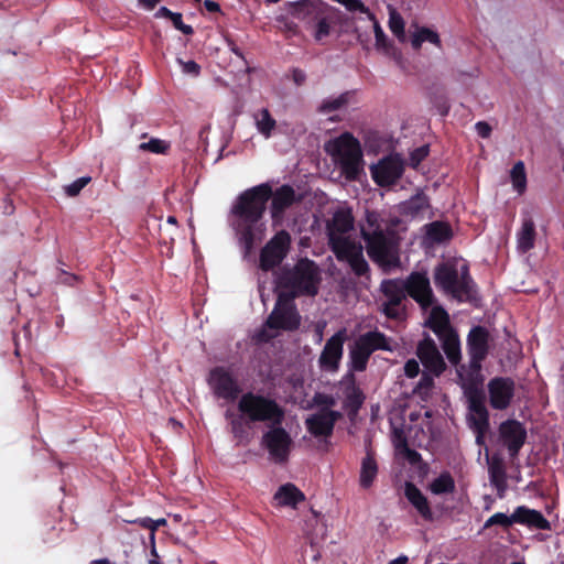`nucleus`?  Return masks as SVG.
<instances>
[{
    "label": "nucleus",
    "mask_w": 564,
    "mask_h": 564,
    "mask_svg": "<svg viewBox=\"0 0 564 564\" xmlns=\"http://www.w3.org/2000/svg\"><path fill=\"white\" fill-rule=\"evenodd\" d=\"M271 196V185L262 183L243 191L231 207V214L235 217L234 228L243 248L245 256L250 254L257 241H260L263 237L265 226L261 220Z\"/></svg>",
    "instance_id": "f257e3e1"
},
{
    "label": "nucleus",
    "mask_w": 564,
    "mask_h": 564,
    "mask_svg": "<svg viewBox=\"0 0 564 564\" xmlns=\"http://www.w3.org/2000/svg\"><path fill=\"white\" fill-rule=\"evenodd\" d=\"M354 216L350 209H338L327 224L328 246L336 259L347 262L357 276L369 272V264L364 257V248L360 242L345 236L354 228Z\"/></svg>",
    "instance_id": "f03ea898"
},
{
    "label": "nucleus",
    "mask_w": 564,
    "mask_h": 564,
    "mask_svg": "<svg viewBox=\"0 0 564 564\" xmlns=\"http://www.w3.org/2000/svg\"><path fill=\"white\" fill-rule=\"evenodd\" d=\"M321 281V270L316 262L301 258L292 268L284 267L281 270L276 278V286L313 297L318 294Z\"/></svg>",
    "instance_id": "7ed1b4c3"
},
{
    "label": "nucleus",
    "mask_w": 564,
    "mask_h": 564,
    "mask_svg": "<svg viewBox=\"0 0 564 564\" xmlns=\"http://www.w3.org/2000/svg\"><path fill=\"white\" fill-rule=\"evenodd\" d=\"M237 408L247 424L265 423L268 426L283 424L285 420V410L274 399L251 391L240 397Z\"/></svg>",
    "instance_id": "20e7f679"
},
{
    "label": "nucleus",
    "mask_w": 564,
    "mask_h": 564,
    "mask_svg": "<svg viewBox=\"0 0 564 564\" xmlns=\"http://www.w3.org/2000/svg\"><path fill=\"white\" fill-rule=\"evenodd\" d=\"M489 332L484 326H474L467 335V352L469 356L468 365H462L457 368V377L460 382L482 383L481 364L489 352Z\"/></svg>",
    "instance_id": "39448f33"
},
{
    "label": "nucleus",
    "mask_w": 564,
    "mask_h": 564,
    "mask_svg": "<svg viewBox=\"0 0 564 564\" xmlns=\"http://www.w3.org/2000/svg\"><path fill=\"white\" fill-rule=\"evenodd\" d=\"M434 282L436 286L460 302H470L475 299V282L467 265H463L458 272L453 264L442 262L435 268Z\"/></svg>",
    "instance_id": "423d86ee"
},
{
    "label": "nucleus",
    "mask_w": 564,
    "mask_h": 564,
    "mask_svg": "<svg viewBox=\"0 0 564 564\" xmlns=\"http://www.w3.org/2000/svg\"><path fill=\"white\" fill-rule=\"evenodd\" d=\"M327 152L338 161L348 181H356L361 172L362 151L360 142L349 132L341 133L328 143Z\"/></svg>",
    "instance_id": "0eeeda50"
},
{
    "label": "nucleus",
    "mask_w": 564,
    "mask_h": 564,
    "mask_svg": "<svg viewBox=\"0 0 564 564\" xmlns=\"http://www.w3.org/2000/svg\"><path fill=\"white\" fill-rule=\"evenodd\" d=\"M366 249L369 258L381 268L398 267L400 263V238L392 229L372 232L365 237Z\"/></svg>",
    "instance_id": "6e6552de"
},
{
    "label": "nucleus",
    "mask_w": 564,
    "mask_h": 564,
    "mask_svg": "<svg viewBox=\"0 0 564 564\" xmlns=\"http://www.w3.org/2000/svg\"><path fill=\"white\" fill-rule=\"evenodd\" d=\"M513 523L524 524L538 530H550L551 528L549 520L540 511L529 509L525 506L516 508L511 516H507L502 512L492 514L486 520L484 528L488 529L494 525H501L508 529Z\"/></svg>",
    "instance_id": "1a4fd4ad"
},
{
    "label": "nucleus",
    "mask_w": 564,
    "mask_h": 564,
    "mask_svg": "<svg viewBox=\"0 0 564 564\" xmlns=\"http://www.w3.org/2000/svg\"><path fill=\"white\" fill-rule=\"evenodd\" d=\"M291 235L282 229L262 247L259 254V268L269 272L278 268L286 258L291 248Z\"/></svg>",
    "instance_id": "9d476101"
},
{
    "label": "nucleus",
    "mask_w": 564,
    "mask_h": 564,
    "mask_svg": "<svg viewBox=\"0 0 564 564\" xmlns=\"http://www.w3.org/2000/svg\"><path fill=\"white\" fill-rule=\"evenodd\" d=\"M293 440L282 424H270L262 434L261 446L265 448L270 457L278 464L288 462Z\"/></svg>",
    "instance_id": "9b49d317"
},
{
    "label": "nucleus",
    "mask_w": 564,
    "mask_h": 564,
    "mask_svg": "<svg viewBox=\"0 0 564 564\" xmlns=\"http://www.w3.org/2000/svg\"><path fill=\"white\" fill-rule=\"evenodd\" d=\"M468 399V409L470 411L469 424L473 430H489V412L485 405V393L481 389L482 383L460 382Z\"/></svg>",
    "instance_id": "f8f14e48"
},
{
    "label": "nucleus",
    "mask_w": 564,
    "mask_h": 564,
    "mask_svg": "<svg viewBox=\"0 0 564 564\" xmlns=\"http://www.w3.org/2000/svg\"><path fill=\"white\" fill-rule=\"evenodd\" d=\"M208 383L217 398L227 401H235L242 391L238 380L223 366L209 371Z\"/></svg>",
    "instance_id": "ddd939ff"
},
{
    "label": "nucleus",
    "mask_w": 564,
    "mask_h": 564,
    "mask_svg": "<svg viewBox=\"0 0 564 564\" xmlns=\"http://www.w3.org/2000/svg\"><path fill=\"white\" fill-rule=\"evenodd\" d=\"M406 295L413 299L422 310L432 307L435 296L426 272H411L405 280H402Z\"/></svg>",
    "instance_id": "4468645a"
},
{
    "label": "nucleus",
    "mask_w": 564,
    "mask_h": 564,
    "mask_svg": "<svg viewBox=\"0 0 564 564\" xmlns=\"http://www.w3.org/2000/svg\"><path fill=\"white\" fill-rule=\"evenodd\" d=\"M404 166L398 155H387L370 166L373 182L380 187L395 184L402 176Z\"/></svg>",
    "instance_id": "2eb2a0df"
},
{
    "label": "nucleus",
    "mask_w": 564,
    "mask_h": 564,
    "mask_svg": "<svg viewBox=\"0 0 564 564\" xmlns=\"http://www.w3.org/2000/svg\"><path fill=\"white\" fill-rule=\"evenodd\" d=\"M341 417L339 411L321 409L306 417L305 426L312 436L327 438L333 435L334 427Z\"/></svg>",
    "instance_id": "dca6fc26"
},
{
    "label": "nucleus",
    "mask_w": 564,
    "mask_h": 564,
    "mask_svg": "<svg viewBox=\"0 0 564 564\" xmlns=\"http://www.w3.org/2000/svg\"><path fill=\"white\" fill-rule=\"evenodd\" d=\"M489 403L495 410H506L514 397L516 384L512 378L495 377L488 382Z\"/></svg>",
    "instance_id": "f3484780"
},
{
    "label": "nucleus",
    "mask_w": 564,
    "mask_h": 564,
    "mask_svg": "<svg viewBox=\"0 0 564 564\" xmlns=\"http://www.w3.org/2000/svg\"><path fill=\"white\" fill-rule=\"evenodd\" d=\"M380 290L387 297V302L383 303L382 312L388 318H399L400 312L398 306L406 299L403 281L400 279L383 280Z\"/></svg>",
    "instance_id": "a211bd4d"
},
{
    "label": "nucleus",
    "mask_w": 564,
    "mask_h": 564,
    "mask_svg": "<svg viewBox=\"0 0 564 564\" xmlns=\"http://www.w3.org/2000/svg\"><path fill=\"white\" fill-rule=\"evenodd\" d=\"M499 435L511 458H516L527 440L524 425L517 420H507L499 426Z\"/></svg>",
    "instance_id": "6ab92c4d"
},
{
    "label": "nucleus",
    "mask_w": 564,
    "mask_h": 564,
    "mask_svg": "<svg viewBox=\"0 0 564 564\" xmlns=\"http://www.w3.org/2000/svg\"><path fill=\"white\" fill-rule=\"evenodd\" d=\"M416 355L424 368L434 376H440L446 368L443 356L441 355L435 341L425 335L416 347Z\"/></svg>",
    "instance_id": "aec40b11"
},
{
    "label": "nucleus",
    "mask_w": 564,
    "mask_h": 564,
    "mask_svg": "<svg viewBox=\"0 0 564 564\" xmlns=\"http://www.w3.org/2000/svg\"><path fill=\"white\" fill-rule=\"evenodd\" d=\"M288 12L295 19L314 22L324 11H333L330 7L323 0H300L286 3Z\"/></svg>",
    "instance_id": "412c9836"
},
{
    "label": "nucleus",
    "mask_w": 564,
    "mask_h": 564,
    "mask_svg": "<svg viewBox=\"0 0 564 564\" xmlns=\"http://www.w3.org/2000/svg\"><path fill=\"white\" fill-rule=\"evenodd\" d=\"M344 341L345 333L343 330L337 332L327 339L318 359L319 367L323 370L335 371L338 369L343 357Z\"/></svg>",
    "instance_id": "4be33fe9"
},
{
    "label": "nucleus",
    "mask_w": 564,
    "mask_h": 564,
    "mask_svg": "<svg viewBox=\"0 0 564 564\" xmlns=\"http://www.w3.org/2000/svg\"><path fill=\"white\" fill-rule=\"evenodd\" d=\"M301 319L297 310L273 307L265 319L264 326L273 330L295 332L301 326Z\"/></svg>",
    "instance_id": "5701e85b"
},
{
    "label": "nucleus",
    "mask_w": 564,
    "mask_h": 564,
    "mask_svg": "<svg viewBox=\"0 0 564 564\" xmlns=\"http://www.w3.org/2000/svg\"><path fill=\"white\" fill-rule=\"evenodd\" d=\"M270 199V214L273 223L282 221L286 209L297 202L295 189L289 184H284L275 191L272 189Z\"/></svg>",
    "instance_id": "b1692460"
},
{
    "label": "nucleus",
    "mask_w": 564,
    "mask_h": 564,
    "mask_svg": "<svg viewBox=\"0 0 564 564\" xmlns=\"http://www.w3.org/2000/svg\"><path fill=\"white\" fill-rule=\"evenodd\" d=\"M404 495L424 520L431 521L433 519L430 502L416 485L410 481L405 482Z\"/></svg>",
    "instance_id": "393cba45"
},
{
    "label": "nucleus",
    "mask_w": 564,
    "mask_h": 564,
    "mask_svg": "<svg viewBox=\"0 0 564 564\" xmlns=\"http://www.w3.org/2000/svg\"><path fill=\"white\" fill-rule=\"evenodd\" d=\"M430 207V198L423 192H419L401 203L399 212L404 217L420 218L424 216Z\"/></svg>",
    "instance_id": "a878e982"
},
{
    "label": "nucleus",
    "mask_w": 564,
    "mask_h": 564,
    "mask_svg": "<svg viewBox=\"0 0 564 564\" xmlns=\"http://www.w3.org/2000/svg\"><path fill=\"white\" fill-rule=\"evenodd\" d=\"M425 326L430 328L437 337L455 330L451 325L448 313L441 305L433 306L425 322Z\"/></svg>",
    "instance_id": "bb28decb"
},
{
    "label": "nucleus",
    "mask_w": 564,
    "mask_h": 564,
    "mask_svg": "<svg viewBox=\"0 0 564 564\" xmlns=\"http://www.w3.org/2000/svg\"><path fill=\"white\" fill-rule=\"evenodd\" d=\"M379 471L378 463L375 457V453L371 449H367L365 457L360 463L359 471V485L362 489H369L372 487L377 479Z\"/></svg>",
    "instance_id": "cd10ccee"
},
{
    "label": "nucleus",
    "mask_w": 564,
    "mask_h": 564,
    "mask_svg": "<svg viewBox=\"0 0 564 564\" xmlns=\"http://www.w3.org/2000/svg\"><path fill=\"white\" fill-rule=\"evenodd\" d=\"M536 238L535 224L530 216L522 218L521 228L517 232V247L522 253H527L534 248Z\"/></svg>",
    "instance_id": "c85d7f7f"
},
{
    "label": "nucleus",
    "mask_w": 564,
    "mask_h": 564,
    "mask_svg": "<svg viewBox=\"0 0 564 564\" xmlns=\"http://www.w3.org/2000/svg\"><path fill=\"white\" fill-rule=\"evenodd\" d=\"M438 339L441 340L443 351L446 355L448 361L457 369L459 366H462L460 341L457 332L452 330L440 336Z\"/></svg>",
    "instance_id": "c756f323"
},
{
    "label": "nucleus",
    "mask_w": 564,
    "mask_h": 564,
    "mask_svg": "<svg viewBox=\"0 0 564 564\" xmlns=\"http://www.w3.org/2000/svg\"><path fill=\"white\" fill-rule=\"evenodd\" d=\"M488 473L491 485L497 490L503 491L507 487V474L502 457L495 454L488 459Z\"/></svg>",
    "instance_id": "7c9ffc66"
},
{
    "label": "nucleus",
    "mask_w": 564,
    "mask_h": 564,
    "mask_svg": "<svg viewBox=\"0 0 564 564\" xmlns=\"http://www.w3.org/2000/svg\"><path fill=\"white\" fill-rule=\"evenodd\" d=\"M274 500L280 506L296 507L305 500V495L295 485L288 482L278 489Z\"/></svg>",
    "instance_id": "2f4dec72"
},
{
    "label": "nucleus",
    "mask_w": 564,
    "mask_h": 564,
    "mask_svg": "<svg viewBox=\"0 0 564 564\" xmlns=\"http://www.w3.org/2000/svg\"><path fill=\"white\" fill-rule=\"evenodd\" d=\"M358 339L371 354L376 350H392L388 337L378 330L368 332Z\"/></svg>",
    "instance_id": "473e14b6"
},
{
    "label": "nucleus",
    "mask_w": 564,
    "mask_h": 564,
    "mask_svg": "<svg viewBox=\"0 0 564 564\" xmlns=\"http://www.w3.org/2000/svg\"><path fill=\"white\" fill-rule=\"evenodd\" d=\"M365 401V394L354 382L345 389L344 409L349 415H356Z\"/></svg>",
    "instance_id": "72a5a7b5"
},
{
    "label": "nucleus",
    "mask_w": 564,
    "mask_h": 564,
    "mask_svg": "<svg viewBox=\"0 0 564 564\" xmlns=\"http://www.w3.org/2000/svg\"><path fill=\"white\" fill-rule=\"evenodd\" d=\"M371 352L356 339L354 347L350 349V369L354 371H365L369 361Z\"/></svg>",
    "instance_id": "f704fd0d"
},
{
    "label": "nucleus",
    "mask_w": 564,
    "mask_h": 564,
    "mask_svg": "<svg viewBox=\"0 0 564 564\" xmlns=\"http://www.w3.org/2000/svg\"><path fill=\"white\" fill-rule=\"evenodd\" d=\"M427 237L437 243L448 241L453 237L452 227L444 221H433L427 225Z\"/></svg>",
    "instance_id": "c9c22d12"
},
{
    "label": "nucleus",
    "mask_w": 564,
    "mask_h": 564,
    "mask_svg": "<svg viewBox=\"0 0 564 564\" xmlns=\"http://www.w3.org/2000/svg\"><path fill=\"white\" fill-rule=\"evenodd\" d=\"M423 42H430L437 47H441V39L437 32L426 28H417L416 32L412 35L411 45L413 50L419 51Z\"/></svg>",
    "instance_id": "e433bc0d"
},
{
    "label": "nucleus",
    "mask_w": 564,
    "mask_h": 564,
    "mask_svg": "<svg viewBox=\"0 0 564 564\" xmlns=\"http://www.w3.org/2000/svg\"><path fill=\"white\" fill-rule=\"evenodd\" d=\"M380 214L376 210H366L365 223L361 225L360 235L365 240V237H370L372 232L386 231L381 226Z\"/></svg>",
    "instance_id": "4c0bfd02"
},
{
    "label": "nucleus",
    "mask_w": 564,
    "mask_h": 564,
    "mask_svg": "<svg viewBox=\"0 0 564 564\" xmlns=\"http://www.w3.org/2000/svg\"><path fill=\"white\" fill-rule=\"evenodd\" d=\"M430 490L434 495L452 494L455 490V480L449 471H443L437 478H435L431 485Z\"/></svg>",
    "instance_id": "58836bf2"
},
{
    "label": "nucleus",
    "mask_w": 564,
    "mask_h": 564,
    "mask_svg": "<svg viewBox=\"0 0 564 564\" xmlns=\"http://www.w3.org/2000/svg\"><path fill=\"white\" fill-rule=\"evenodd\" d=\"M258 131L269 138L276 126L275 120L272 118L270 111L267 108L259 110L254 116Z\"/></svg>",
    "instance_id": "ea45409f"
},
{
    "label": "nucleus",
    "mask_w": 564,
    "mask_h": 564,
    "mask_svg": "<svg viewBox=\"0 0 564 564\" xmlns=\"http://www.w3.org/2000/svg\"><path fill=\"white\" fill-rule=\"evenodd\" d=\"M395 436H397V440H398L397 444H395V447H397V449H399L403 454L405 459L411 465H417L419 463H421L422 462V455L417 451L412 449V448L409 447L408 441L403 436L402 432L395 433Z\"/></svg>",
    "instance_id": "a19ab883"
},
{
    "label": "nucleus",
    "mask_w": 564,
    "mask_h": 564,
    "mask_svg": "<svg viewBox=\"0 0 564 564\" xmlns=\"http://www.w3.org/2000/svg\"><path fill=\"white\" fill-rule=\"evenodd\" d=\"M511 181L514 189L522 194L527 188V174L524 163L522 161H518L511 169Z\"/></svg>",
    "instance_id": "79ce46f5"
},
{
    "label": "nucleus",
    "mask_w": 564,
    "mask_h": 564,
    "mask_svg": "<svg viewBox=\"0 0 564 564\" xmlns=\"http://www.w3.org/2000/svg\"><path fill=\"white\" fill-rule=\"evenodd\" d=\"M329 12L330 11H324L323 14L314 21L316 23L314 39L317 42H321L330 34Z\"/></svg>",
    "instance_id": "37998d69"
},
{
    "label": "nucleus",
    "mask_w": 564,
    "mask_h": 564,
    "mask_svg": "<svg viewBox=\"0 0 564 564\" xmlns=\"http://www.w3.org/2000/svg\"><path fill=\"white\" fill-rule=\"evenodd\" d=\"M302 296L294 290H284L278 294L274 307L284 310H297L294 300Z\"/></svg>",
    "instance_id": "c03bdc74"
},
{
    "label": "nucleus",
    "mask_w": 564,
    "mask_h": 564,
    "mask_svg": "<svg viewBox=\"0 0 564 564\" xmlns=\"http://www.w3.org/2000/svg\"><path fill=\"white\" fill-rule=\"evenodd\" d=\"M170 148V142L156 138H151L148 142H142L139 145L140 150L149 151L155 154H166Z\"/></svg>",
    "instance_id": "a18cd8bd"
},
{
    "label": "nucleus",
    "mask_w": 564,
    "mask_h": 564,
    "mask_svg": "<svg viewBox=\"0 0 564 564\" xmlns=\"http://www.w3.org/2000/svg\"><path fill=\"white\" fill-rule=\"evenodd\" d=\"M347 102H348V93H344L336 98L325 99L321 104L318 110L322 113H330L333 111L340 109L341 107L347 105Z\"/></svg>",
    "instance_id": "49530a36"
},
{
    "label": "nucleus",
    "mask_w": 564,
    "mask_h": 564,
    "mask_svg": "<svg viewBox=\"0 0 564 564\" xmlns=\"http://www.w3.org/2000/svg\"><path fill=\"white\" fill-rule=\"evenodd\" d=\"M389 29L399 39H404V20L395 10L390 11Z\"/></svg>",
    "instance_id": "de8ad7c7"
},
{
    "label": "nucleus",
    "mask_w": 564,
    "mask_h": 564,
    "mask_svg": "<svg viewBox=\"0 0 564 564\" xmlns=\"http://www.w3.org/2000/svg\"><path fill=\"white\" fill-rule=\"evenodd\" d=\"M371 21L373 22L376 47L378 50H383L384 52H388L392 47V43L388 40L386 33L383 32L377 19L375 18V20Z\"/></svg>",
    "instance_id": "09e8293b"
},
{
    "label": "nucleus",
    "mask_w": 564,
    "mask_h": 564,
    "mask_svg": "<svg viewBox=\"0 0 564 564\" xmlns=\"http://www.w3.org/2000/svg\"><path fill=\"white\" fill-rule=\"evenodd\" d=\"M338 3L343 4L350 12H361L367 14L369 20H375V14L369 10L368 7L361 0H337Z\"/></svg>",
    "instance_id": "8fccbe9b"
},
{
    "label": "nucleus",
    "mask_w": 564,
    "mask_h": 564,
    "mask_svg": "<svg viewBox=\"0 0 564 564\" xmlns=\"http://www.w3.org/2000/svg\"><path fill=\"white\" fill-rule=\"evenodd\" d=\"M242 417L243 416L232 417L230 421L231 433H232L234 437L236 440H238L239 442L247 441L248 436H249V434L243 425Z\"/></svg>",
    "instance_id": "3c124183"
},
{
    "label": "nucleus",
    "mask_w": 564,
    "mask_h": 564,
    "mask_svg": "<svg viewBox=\"0 0 564 564\" xmlns=\"http://www.w3.org/2000/svg\"><path fill=\"white\" fill-rule=\"evenodd\" d=\"M90 176H83L75 180L73 183L64 187L66 195L69 197L77 196L80 193V191L90 183Z\"/></svg>",
    "instance_id": "603ef678"
},
{
    "label": "nucleus",
    "mask_w": 564,
    "mask_h": 564,
    "mask_svg": "<svg viewBox=\"0 0 564 564\" xmlns=\"http://www.w3.org/2000/svg\"><path fill=\"white\" fill-rule=\"evenodd\" d=\"M171 20L173 26L182 32L183 34L185 35H193L194 34V29L192 25H188V24H185L183 22V15L182 13H178V12H173V15L169 19Z\"/></svg>",
    "instance_id": "864d4df0"
},
{
    "label": "nucleus",
    "mask_w": 564,
    "mask_h": 564,
    "mask_svg": "<svg viewBox=\"0 0 564 564\" xmlns=\"http://www.w3.org/2000/svg\"><path fill=\"white\" fill-rule=\"evenodd\" d=\"M430 153V147L427 144L421 145L414 149L410 154L411 165L416 167L422 161H424Z\"/></svg>",
    "instance_id": "5fc2aeb1"
},
{
    "label": "nucleus",
    "mask_w": 564,
    "mask_h": 564,
    "mask_svg": "<svg viewBox=\"0 0 564 564\" xmlns=\"http://www.w3.org/2000/svg\"><path fill=\"white\" fill-rule=\"evenodd\" d=\"M313 403L317 406H323L322 409H332L336 401L333 395L317 392L313 397Z\"/></svg>",
    "instance_id": "6e6d98bb"
},
{
    "label": "nucleus",
    "mask_w": 564,
    "mask_h": 564,
    "mask_svg": "<svg viewBox=\"0 0 564 564\" xmlns=\"http://www.w3.org/2000/svg\"><path fill=\"white\" fill-rule=\"evenodd\" d=\"M182 65V69L185 74H189L192 76H198L200 73V66L195 61L183 62L178 59Z\"/></svg>",
    "instance_id": "4d7b16f0"
},
{
    "label": "nucleus",
    "mask_w": 564,
    "mask_h": 564,
    "mask_svg": "<svg viewBox=\"0 0 564 564\" xmlns=\"http://www.w3.org/2000/svg\"><path fill=\"white\" fill-rule=\"evenodd\" d=\"M420 372V365L415 359H409L404 365V373L408 378H415Z\"/></svg>",
    "instance_id": "13d9d810"
},
{
    "label": "nucleus",
    "mask_w": 564,
    "mask_h": 564,
    "mask_svg": "<svg viewBox=\"0 0 564 564\" xmlns=\"http://www.w3.org/2000/svg\"><path fill=\"white\" fill-rule=\"evenodd\" d=\"M475 129L477 131V134L484 139L489 138L492 131L491 126L486 121H478L475 124Z\"/></svg>",
    "instance_id": "bf43d9fd"
},
{
    "label": "nucleus",
    "mask_w": 564,
    "mask_h": 564,
    "mask_svg": "<svg viewBox=\"0 0 564 564\" xmlns=\"http://www.w3.org/2000/svg\"><path fill=\"white\" fill-rule=\"evenodd\" d=\"M292 79L293 82L297 85V86H301L305 83L306 80V74L304 70L300 69V68H294L292 70Z\"/></svg>",
    "instance_id": "052dcab7"
},
{
    "label": "nucleus",
    "mask_w": 564,
    "mask_h": 564,
    "mask_svg": "<svg viewBox=\"0 0 564 564\" xmlns=\"http://www.w3.org/2000/svg\"><path fill=\"white\" fill-rule=\"evenodd\" d=\"M132 523H138L140 527H142L144 529H149L150 532H152L153 519H151L149 517L135 519L134 521H132ZM152 533H150V535Z\"/></svg>",
    "instance_id": "680f3d73"
},
{
    "label": "nucleus",
    "mask_w": 564,
    "mask_h": 564,
    "mask_svg": "<svg viewBox=\"0 0 564 564\" xmlns=\"http://www.w3.org/2000/svg\"><path fill=\"white\" fill-rule=\"evenodd\" d=\"M204 7L208 12H212V13L220 12L219 3H217L213 0H205Z\"/></svg>",
    "instance_id": "e2e57ef3"
},
{
    "label": "nucleus",
    "mask_w": 564,
    "mask_h": 564,
    "mask_svg": "<svg viewBox=\"0 0 564 564\" xmlns=\"http://www.w3.org/2000/svg\"><path fill=\"white\" fill-rule=\"evenodd\" d=\"M173 15V11H171L170 9H167L166 7H161L155 13H154V18L155 19H160V18H165V19H170L171 17Z\"/></svg>",
    "instance_id": "0e129e2a"
},
{
    "label": "nucleus",
    "mask_w": 564,
    "mask_h": 564,
    "mask_svg": "<svg viewBox=\"0 0 564 564\" xmlns=\"http://www.w3.org/2000/svg\"><path fill=\"white\" fill-rule=\"evenodd\" d=\"M140 4L147 10H153L160 0H138Z\"/></svg>",
    "instance_id": "69168bd1"
},
{
    "label": "nucleus",
    "mask_w": 564,
    "mask_h": 564,
    "mask_svg": "<svg viewBox=\"0 0 564 564\" xmlns=\"http://www.w3.org/2000/svg\"><path fill=\"white\" fill-rule=\"evenodd\" d=\"M274 336L273 335H270L265 329H261L258 334H257V338L259 341H263V343H267L269 340H271Z\"/></svg>",
    "instance_id": "338daca9"
},
{
    "label": "nucleus",
    "mask_w": 564,
    "mask_h": 564,
    "mask_svg": "<svg viewBox=\"0 0 564 564\" xmlns=\"http://www.w3.org/2000/svg\"><path fill=\"white\" fill-rule=\"evenodd\" d=\"M409 557L406 555H400L397 558L390 561L388 564H408Z\"/></svg>",
    "instance_id": "774afa93"
}]
</instances>
